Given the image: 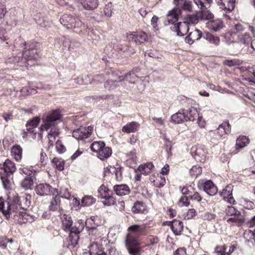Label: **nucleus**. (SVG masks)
Wrapping results in <instances>:
<instances>
[{
  "instance_id": "obj_15",
  "label": "nucleus",
  "mask_w": 255,
  "mask_h": 255,
  "mask_svg": "<svg viewBox=\"0 0 255 255\" xmlns=\"http://www.w3.org/2000/svg\"><path fill=\"white\" fill-rule=\"evenodd\" d=\"M219 194L224 200L227 199L230 203H234L235 202L232 196V187L230 185L226 186L222 191L219 192Z\"/></svg>"
},
{
  "instance_id": "obj_40",
  "label": "nucleus",
  "mask_w": 255,
  "mask_h": 255,
  "mask_svg": "<svg viewBox=\"0 0 255 255\" xmlns=\"http://www.w3.org/2000/svg\"><path fill=\"white\" fill-rule=\"evenodd\" d=\"M31 196L29 195H26L21 197V209L26 210L30 205Z\"/></svg>"
},
{
  "instance_id": "obj_49",
  "label": "nucleus",
  "mask_w": 255,
  "mask_h": 255,
  "mask_svg": "<svg viewBox=\"0 0 255 255\" xmlns=\"http://www.w3.org/2000/svg\"><path fill=\"white\" fill-rule=\"evenodd\" d=\"M227 247L225 246H219L216 247L215 253L216 255H229L227 252Z\"/></svg>"
},
{
  "instance_id": "obj_19",
  "label": "nucleus",
  "mask_w": 255,
  "mask_h": 255,
  "mask_svg": "<svg viewBox=\"0 0 255 255\" xmlns=\"http://www.w3.org/2000/svg\"><path fill=\"white\" fill-rule=\"evenodd\" d=\"M203 189L210 196H213L218 192L217 187L211 180L207 181L204 183Z\"/></svg>"
},
{
  "instance_id": "obj_57",
  "label": "nucleus",
  "mask_w": 255,
  "mask_h": 255,
  "mask_svg": "<svg viewBox=\"0 0 255 255\" xmlns=\"http://www.w3.org/2000/svg\"><path fill=\"white\" fill-rule=\"evenodd\" d=\"M186 21L188 22L189 24L191 23L195 24L198 22L199 17L196 14L189 15L188 16L187 20Z\"/></svg>"
},
{
  "instance_id": "obj_39",
  "label": "nucleus",
  "mask_w": 255,
  "mask_h": 255,
  "mask_svg": "<svg viewBox=\"0 0 255 255\" xmlns=\"http://www.w3.org/2000/svg\"><path fill=\"white\" fill-rule=\"evenodd\" d=\"M105 145V143L102 141H94L90 146L91 150L93 152H95L98 153H99V151L101 149L102 147Z\"/></svg>"
},
{
  "instance_id": "obj_13",
  "label": "nucleus",
  "mask_w": 255,
  "mask_h": 255,
  "mask_svg": "<svg viewBox=\"0 0 255 255\" xmlns=\"http://www.w3.org/2000/svg\"><path fill=\"white\" fill-rule=\"evenodd\" d=\"M168 226L170 227L171 230L175 236H178L183 230L182 222L177 220H174L170 222Z\"/></svg>"
},
{
  "instance_id": "obj_30",
  "label": "nucleus",
  "mask_w": 255,
  "mask_h": 255,
  "mask_svg": "<svg viewBox=\"0 0 255 255\" xmlns=\"http://www.w3.org/2000/svg\"><path fill=\"white\" fill-rule=\"evenodd\" d=\"M11 153L12 156L16 161H19L21 159L22 149L20 145H14L11 148Z\"/></svg>"
},
{
  "instance_id": "obj_10",
  "label": "nucleus",
  "mask_w": 255,
  "mask_h": 255,
  "mask_svg": "<svg viewBox=\"0 0 255 255\" xmlns=\"http://www.w3.org/2000/svg\"><path fill=\"white\" fill-rule=\"evenodd\" d=\"M185 110L182 109L177 113L173 114L171 117V122L174 124H178L187 121Z\"/></svg>"
},
{
  "instance_id": "obj_17",
  "label": "nucleus",
  "mask_w": 255,
  "mask_h": 255,
  "mask_svg": "<svg viewBox=\"0 0 255 255\" xmlns=\"http://www.w3.org/2000/svg\"><path fill=\"white\" fill-rule=\"evenodd\" d=\"M180 13V10L178 8H174L170 10L167 15V21L168 23H165L167 25L170 24L175 23L178 19V16Z\"/></svg>"
},
{
  "instance_id": "obj_52",
  "label": "nucleus",
  "mask_w": 255,
  "mask_h": 255,
  "mask_svg": "<svg viewBox=\"0 0 255 255\" xmlns=\"http://www.w3.org/2000/svg\"><path fill=\"white\" fill-rule=\"evenodd\" d=\"M223 63L225 65L229 67H232L240 65L241 62L239 59H235L232 60H226L224 61Z\"/></svg>"
},
{
  "instance_id": "obj_14",
  "label": "nucleus",
  "mask_w": 255,
  "mask_h": 255,
  "mask_svg": "<svg viewBox=\"0 0 255 255\" xmlns=\"http://www.w3.org/2000/svg\"><path fill=\"white\" fill-rule=\"evenodd\" d=\"M243 76L245 80L250 82H255V66L248 68H242Z\"/></svg>"
},
{
  "instance_id": "obj_51",
  "label": "nucleus",
  "mask_w": 255,
  "mask_h": 255,
  "mask_svg": "<svg viewBox=\"0 0 255 255\" xmlns=\"http://www.w3.org/2000/svg\"><path fill=\"white\" fill-rule=\"evenodd\" d=\"M226 213L229 216H235L241 214L240 212L233 206H228L226 209Z\"/></svg>"
},
{
  "instance_id": "obj_46",
  "label": "nucleus",
  "mask_w": 255,
  "mask_h": 255,
  "mask_svg": "<svg viewBox=\"0 0 255 255\" xmlns=\"http://www.w3.org/2000/svg\"><path fill=\"white\" fill-rule=\"evenodd\" d=\"M59 134V132L58 130L53 131V129L52 128L48 133V138L49 139V143L50 145H53V142L55 139V137L58 136Z\"/></svg>"
},
{
  "instance_id": "obj_26",
  "label": "nucleus",
  "mask_w": 255,
  "mask_h": 255,
  "mask_svg": "<svg viewBox=\"0 0 255 255\" xmlns=\"http://www.w3.org/2000/svg\"><path fill=\"white\" fill-rule=\"evenodd\" d=\"M180 10V13H181V10L191 11L192 9V1L190 0H182L181 2L177 5V7Z\"/></svg>"
},
{
  "instance_id": "obj_20",
  "label": "nucleus",
  "mask_w": 255,
  "mask_h": 255,
  "mask_svg": "<svg viewBox=\"0 0 255 255\" xmlns=\"http://www.w3.org/2000/svg\"><path fill=\"white\" fill-rule=\"evenodd\" d=\"M231 131V126L229 122H225L220 125L217 129V133L220 137L224 135L229 133Z\"/></svg>"
},
{
  "instance_id": "obj_3",
  "label": "nucleus",
  "mask_w": 255,
  "mask_h": 255,
  "mask_svg": "<svg viewBox=\"0 0 255 255\" xmlns=\"http://www.w3.org/2000/svg\"><path fill=\"white\" fill-rule=\"evenodd\" d=\"M61 115L58 110H54L51 112L50 114L42 118V124L40 127L41 131L48 130L52 128L53 131L57 130L55 128V124L56 121L60 120Z\"/></svg>"
},
{
  "instance_id": "obj_29",
  "label": "nucleus",
  "mask_w": 255,
  "mask_h": 255,
  "mask_svg": "<svg viewBox=\"0 0 255 255\" xmlns=\"http://www.w3.org/2000/svg\"><path fill=\"white\" fill-rule=\"evenodd\" d=\"M185 113L186 116H187V121H194L199 116L197 109L194 107H191L188 110H185Z\"/></svg>"
},
{
  "instance_id": "obj_34",
  "label": "nucleus",
  "mask_w": 255,
  "mask_h": 255,
  "mask_svg": "<svg viewBox=\"0 0 255 255\" xmlns=\"http://www.w3.org/2000/svg\"><path fill=\"white\" fill-rule=\"evenodd\" d=\"M153 167L154 165L152 163H147L144 165H140L136 172L138 171L143 173V174L147 175L150 173V170L153 168Z\"/></svg>"
},
{
  "instance_id": "obj_36",
  "label": "nucleus",
  "mask_w": 255,
  "mask_h": 255,
  "mask_svg": "<svg viewBox=\"0 0 255 255\" xmlns=\"http://www.w3.org/2000/svg\"><path fill=\"white\" fill-rule=\"evenodd\" d=\"M178 36H183L186 34L189 30V23L187 21L179 22Z\"/></svg>"
},
{
  "instance_id": "obj_1",
  "label": "nucleus",
  "mask_w": 255,
  "mask_h": 255,
  "mask_svg": "<svg viewBox=\"0 0 255 255\" xmlns=\"http://www.w3.org/2000/svg\"><path fill=\"white\" fill-rule=\"evenodd\" d=\"M149 229L147 224H135L128 228L125 243L129 255H137L140 249L138 238L146 236Z\"/></svg>"
},
{
  "instance_id": "obj_38",
  "label": "nucleus",
  "mask_w": 255,
  "mask_h": 255,
  "mask_svg": "<svg viewBox=\"0 0 255 255\" xmlns=\"http://www.w3.org/2000/svg\"><path fill=\"white\" fill-rule=\"evenodd\" d=\"M98 192L99 193V196L101 199L105 198L107 197L108 195H112V191L104 185H102L99 188Z\"/></svg>"
},
{
  "instance_id": "obj_21",
  "label": "nucleus",
  "mask_w": 255,
  "mask_h": 255,
  "mask_svg": "<svg viewBox=\"0 0 255 255\" xmlns=\"http://www.w3.org/2000/svg\"><path fill=\"white\" fill-rule=\"evenodd\" d=\"M114 190L117 195L121 196L128 195L130 192V189L126 184L115 185Z\"/></svg>"
},
{
  "instance_id": "obj_63",
  "label": "nucleus",
  "mask_w": 255,
  "mask_h": 255,
  "mask_svg": "<svg viewBox=\"0 0 255 255\" xmlns=\"http://www.w3.org/2000/svg\"><path fill=\"white\" fill-rule=\"evenodd\" d=\"M235 29L236 33L238 34H242L241 32L244 31L245 27L241 23H237L235 25Z\"/></svg>"
},
{
  "instance_id": "obj_43",
  "label": "nucleus",
  "mask_w": 255,
  "mask_h": 255,
  "mask_svg": "<svg viewBox=\"0 0 255 255\" xmlns=\"http://www.w3.org/2000/svg\"><path fill=\"white\" fill-rule=\"evenodd\" d=\"M10 175L3 174L1 175L0 178L2 182L3 187L8 190L10 188L11 181L9 180Z\"/></svg>"
},
{
  "instance_id": "obj_64",
  "label": "nucleus",
  "mask_w": 255,
  "mask_h": 255,
  "mask_svg": "<svg viewBox=\"0 0 255 255\" xmlns=\"http://www.w3.org/2000/svg\"><path fill=\"white\" fill-rule=\"evenodd\" d=\"M186 250L184 248H179L174 253L173 255H186Z\"/></svg>"
},
{
  "instance_id": "obj_9",
  "label": "nucleus",
  "mask_w": 255,
  "mask_h": 255,
  "mask_svg": "<svg viewBox=\"0 0 255 255\" xmlns=\"http://www.w3.org/2000/svg\"><path fill=\"white\" fill-rule=\"evenodd\" d=\"M220 8L227 12L233 11L235 6L236 0H215Z\"/></svg>"
},
{
  "instance_id": "obj_61",
  "label": "nucleus",
  "mask_w": 255,
  "mask_h": 255,
  "mask_svg": "<svg viewBox=\"0 0 255 255\" xmlns=\"http://www.w3.org/2000/svg\"><path fill=\"white\" fill-rule=\"evenodd\" d=\"M128 159L131 160L133 162L136 161V152L134 150H131L127 154Z\"/></svg>"
},
{
  "instance_id": "obj_45",
  "label": "nucleus",
  "mask_w": 255,
  "mask_h": 255,
  "mask_svg": "<svg viewBox=\"0 0 255 255\" xmlns=\"http://www.w3.org/2000/svg\"><path fill=\"white\" fill-rule=\"evenodd\" d=\"M52 162L55 166L56 168L59 171L64 170V160L62 158L55 157L53 159Z\"/></svg>"
},
{
  "instance_id": "obj_22",
  "label": "nucleus",
  "mask_w": 255,
  "mask_h": 255,
  "mask_svg": "<svg viewBox=\"0 0 255 255\" xmlns=\"http://www.w3.org/2000/svg\"><path fill=\"white\" fill-rule=\"evenodd\" d=\"M53 196V200L51 201L49 206V208L50 210L55 211L57 210L58 208L60 209V210L62 211V208L60 207V199L61 197L63 198V196L60 195L58 193V191L57 193H56L55 195Z\"/></svg>"
},
{
  "instance_id": "obj_2",
  "label": "nucleus",
  "mask_w": 255,
  "mask_h": 255,
  "mask_svg": "<svg viewBox=\"0 0 255 255\" xmlns=\"http://www.w3.org/2000/svg\"><path fill=\"white\" fill-rule=\"evenodd\" d=\"M72 220L71 217H65V233L69 235L68 238L67 239V247L71 249L74 248L77 244V241L79 238L78 234L79 230L76 227H72Z\"/></svg>"
},
{
  "instance_id": "obj_48",
  "label": "nucleus",
  "mask_w": 255,
  "mask_h": 255,
  "mask_svg": "<svg viewBox=\"0 0 255 255\" xmlns=\"http://www.w3.org/2000/svg\"><path fill=\"white\" fill-rule=\"evenodd\" d=\"M245 220L243 216L241 214L234 216V217H232L227 220V222H233L238 224H241L244 222Z\"/></svg>"
},
{
  "instance_id": "obj_42",
  "label": "nucleus",
  "mask_w": 255,
  "mask_h": 255,
  "mask_svg": "<svg viewBox=\"0 0 255 255\" xmlns=\"http://www.w3.org/2000/svg\"><path fill=\"white\" fill-rule=\"evenodd\" d=\"M210 26L213 30L217 31L223 28V24L222 21L218 19L211 21L210 24Z\"/></svg>"
},
{
  "instance_id": "obj_37",
  "label": "nucleus",
  "mask_w": 255,
  "mask_h": 255,
  "mask_svg": "<svg viewBox=\"0 0 255 255\" xmlns=\"http://www.w3.org/2000/svg\"><path fill=\"white\" fill-rule=\"evenodd\" d=\"M213 0H194L195 3L202 10H204L209 7Z\"/></svg>"
},
{
  "instance_id": "obj_16",
  "label": "nucleus",
  "mask_w": 255,
  "mask_h": 255,
  "mask_svg": "<svg viewBox=\"0 0 255 255\" xmlns=\"http://www.w3.org/2000/svg\"><path fill=\"white\" fill-rule=\"evenodd\" d=\"M65 21V25L68 29L79 27L82 25V22L78 18L70 15L66 19Z\"/></svg>"
},
{
  "instance_id": "obj_27",
  "label": "nucleus",
  "mask_w": 255,
  "mask_h": 255,
  "mask_svg": "<svg viewBox=\"0 0 255 255\" xmlns=\"http://www.w3.org/2000/svg\"><path fill=\"white\" fill-rule=\"evenodd\" d=\"M112 153V151L111 148L108 146H106L105 145L101 148L99 151V153L98 154V157L101 160H105L109 157Z\"/></svg>"
},
{
  "instance_id": "obj_18",
  "label": "nucleus",
  "mask_w": 255,
  "mask_h": 255,
  "mask_svg": "<svg viewBox=\"0 0 255 255\" xmlns=\"http://www.w3.org/2000/svg\"><path fill=\"white\" fill-rule=\"evenodd\" d=\"M82 6L86 10H92L98 5V0H77Z\"/></svg>"
},
{
  "instance_id": "obj_25",
  "label": "nucleus",
  "mask_w": 255,
  "mask_h": 255,
  "mask_svg": "<svg viewBox=\"0 0 255 255\" xmlns=\"http://www.w3.org/2000/svg\"><path fill=\"white\" fill-rule=\"evenodd\" d=\"M249 139L246 136H240L236 140V148L238 150L237 153L240 149H242L249 143Z\"/></svg>"
},
{
  "instance_id": "obj_58",
  "label": "nucleus",
  "mask_w": 255,
  "mask_h": 255,
  "mask_svg": "<svg viewBox=\"0 0 255 255\" xmlns=\"http://www.w3.org/2000/svg\"><path fill=\"white\" fill-rule=\"evenodd\" d=\"M55 148L57 152L61 154L63 152L64 144L61 140H58L55 143Z\"/></svg>"
},
{
  "instance_id": "obj_59",
  "label": "nucleus",
  "mask_w": 255,
  "mask_h": 255,
  "mask_svg": "<svg viewBox=\"0 0 255 255\" xmlns=\"http://www.w3.org/2000/svg\"><path fill=\"white\" fill-rule=\"evenodd\" d=\"M153 183L154 186L160 188L165 185V180L161 177L157 178L156 180H153Z\"/></svg>"
},
{
  "instance_id": "obj_54",
  "label": "nucleus",
  "mask_w": 255,
  "mask_h": 255,
  "mask_svg": "<svg viewBox=\"0 0 255 255\" xmlns=\"http://www.w3.org/2000/svg\"><path fill=\"white\" fill-rule=\"evenodd\" d=\"M104 201H103V203L106 206H111L112 205L114 204L115 203V199L114 197L111 195H108L107 197H106L105 198H104Z\"/></svg>"
},
{
  "instance_id": "obj_5",
  "label": "nucleus",
  "mask_w": 255,
  "mask_h": 255,
  "mask_svg": "<svg viewBox=\"0 0 255 255\" xmlns=\"http://www.w3.org/2000/svg\"><path fill=\"white\" fill-rule=\"evenodd\" d=\"M93 130V127L89 126L88 127H80L79 128L74 130L72 132V130L67 131L66 133H72L73 136L77 140H84L89 137Z\"/></svg>"
},
{
  "instance_id": "obj_11",
  "label": "nucleus",
  "mask_w": 255,
  "mask_h": 255,
  "mask_svg": "<svg viewBox=\"0 0 255 255\" xmlns=\"http://www.w3.org/2000/svg\"><path fill=\"white\" fill-rule=\"evenodd\" d=\"M14 205L12 206H10V205H9V203H7V208L5 210L4 209V200L1 197H0V211L5 216L7 219L12 218V214L14 212L13 211H12V208H14Z\"/></svg>"
},
{
  "instance_id": "obj_31",
  "label": "nucleus",
  "mask_w": 255,
  "mask_h": 255,
  "mask_svg": "<svg viewBox=\"0 0 255 255\" xmlns=\"http://www.w3.org/2000/svg\"><path fill=\"white\" fill-rule=\"evenodd\" d=\"M146 209V206L142 201H136L132 207V211L134 213H142Z\"/></svg>"
},
{
  "instance_id": "obj_35",
  "label": "nucleus",
  "mask_w": 255,
  "mask_h": 255,
  "mask_svg": "<svg viewBox=\"0 0 255 255\" xmlns=\"http://www.w3.org/2000/svg\"><path fill=\"white\" fill-rule=\"evenodd\" d=\"M65 199H66L68 203L70 205H72L73 207L78 206L80 204L79 201L73 196H71L69 192L67 191V189L65 190Z\"/></svg>"
},
{
  "instance_id": "obj_32",
  "label": "nucleus",
  "mask_w": 255,
  "mask_h": 255,
  "mask_svg": "<svg viewBox=\"0 0 255 255\" xmlns=\"http://www.w3.org/2000/svg\"><path fill=\"white\" fill-rule=\"evenodd\" d=\"M13 205H14V208H12V211H13L14 212L13 214L17 213V212H19L18 210L19 209H21V197H18L17 196L14 197L13 198L12 203L9 204L10 206H12Z\"/></svg>"
},
{
  "instance_id": "obj_12",
  "label": "nucleus",
  "mask_w": 255,
  "mask_h": 255,
  "mask_svg": "<svg viewBox=\"0 0 255 255\" xmlns=\"http://www.w3.org/2000/svg\"><path fill=\"white\" fill-rule=\"evenodd\" d=\"M89 254L91 255H100L105 254L103 250L102 245L97 242L91 243L89 246Z\"/></svg>"
},
{
  "instance_id": "obj_28",
  "label": "nucleus",
  "mask_w": 255,
  "mask_h": 255,
  "mask_svg": "<svg viewBox=\"0 0 255 255\" xmlns=\"http://www.w3.org/2000/svg\"><path fill=\"white\" fill-rule=\"evenodd\" d=\"M206 151L202 147H199L195 151L194 158L197 161L203 162L205 160Z\"/></svg>"
},
{
  "instance_id": "obj_47",
  "label": "nucleus",
  "mask_w": 255,
  "mask_h": 255,
  "mask_svg": "<svg viewBox=\"0 0 255 255\" xmlns=\"http://www.w3.org/2000/svg\"><path fill=\"white\" fill-rule=\"evenodd\" d=\"M205 38L211 43H213L216 45H218L220 43V38L218 37L214 36L210 33H207Z\"/></svg>"
},
{
  "instance_id": "obj_56",
  "label": "nucleus",
  "mask_w": 255,
  "mask_h": 255,
  "mask_svg": "<svg viewBox=\"0 0 255 255\" xmlns=\"http://www.w3.org/2000/svg\"><path fill=\"white\" fill-rule=\"evenodd\" d=\"M189 34L194 41L199 39L202 36V32L198 29H195L189 33Z\"/></svg>"
},
{
  "instance_id": "obj_33",
  "label": "nucleus",
  "mask_w": 255,
  "mask_h": 255,
  "mask_svg": "<svg viewBox=\"0 0 255 255\" xmlns=\"http://www.w3.org/2000/svg\"><path fill=\"white\" fill-rule=\"evenodd\" d=\"M237 37L239 42L246 46H248L250 44L252 39L249 34L247 32L238 34Z\"/></svg>"
},
{
  "instance_id": "obj_41",
  "label": "nucleus",
  "mask_w": 255,
  "mask_h": 255,
  "mask_svg": "<svg viewBox=\"0 0 255 255\" xmlns=\"http://www.w3.org/2000/svg\"><path fill=\"white\" fill-rule=\"evenodd\" d=\"M33 181L31 177H25L21 182V187L25 189L31 188L33 185Z\"/></svg>"
},
{
  "instance_id": "obj_23",
  "label": "nucleus",
  "mask_w": 255,
  "mask_h": 255,
  "mask_svg": "<svg viewBox=\"0 0 255 255\" xmlns=\"http://www.w3.org/2000/svg\"><path fill=\"white\" fill-rule=\"evenodd\" d=\"M3 168L6 175H11L16 170L15 164L9 159H6L5 161Z\"/></svg>"
},
{
  "instance_id": "obj_50",
  "label": "nucleus",
  "mask_w": 255,
  "mask_h": 255,
  "mask_svg": "<svg viewBox=\"0 0 255 255\" xmlns=\"http://www.w3.org/2000/svg\"><path fill=\"white\" fill-rule=\"evenodd\" d=\"M40 121V120L39 117H35L33 118L32 119L27 121L26 124V127H30L35 128L39 123Z\"/></svg>"
},
{
  "instance_id": "obj_62",
  "label": "nucleus",
  "mask_w": 255,
  "mask_h": 255,
  "mask_svg": "<svg viewBox=\"0 0 255 255\" xmlns=\"http://www.w3.org/2000/svg\"><path fill=\"white\" fill-rule=\"evenodd\" d=\"M197 214L195 209L192 208L188 210L186 214V217L188 219H191Z\"/></svg>"
},
{
  "instance_id": "obj_7",
  "label": "nucleus",
  "mask_w": 255,
  "mask_h": 255,
  "mask_svg": "<svg viewBox=\"0 0 255 255\" xmlns=\"http://www.w3.org/2000/svg\"><path fill=\"white\" fill-rule=\"evenodd\" d=\"M14 221L19 225L32 223L35 220L36 217L26 212L19 211L17 213L13 214L12 218Z\"/></svg>"
},
{
  "instance_id": "obj_44",
  "label": "nucleus",
  "mask_w": 255,
  "mask_h": 255,
  "mask_svg": "<svg viewBox=\"0 0 255 255\" xmlns=\"http://www.w3.org/2000/svg\"><path fill=\"white\" fill-rule=\"evenodd\" d=\"M96 202V199L91 196H85L82 199V205L84 206H89Z\"/></svg>"
},
{
  "instance_id": "obj_53",
  "label": "nucleus",
  "mask_w": 255,
  "mask_h": 255,
  "mask_svg": "<svg viewBox=\"0 0 255 255\" xmlns=\"http://www.w3.org/2000/svg\"><path fill=\"white\" fill-rule=\"evenodd\" d=\"M117 86V82L112 80H107L104 84L105 88L109 90L115 89Z\"/></svg>"
},
{
  "instance_id": "obj_4",
  "label": "nucleus",
  "mask_w": 255,
  "mask_h": 255,
  "mask_svg": "<svg viewBox=\"0 0 255 255\" xmlns=\"http://www.w3.org/2000/svg\"><path fill=\"white\" fill-rule=\"evenodd\" d=\"M22 44V47L24 46V49H25L22 52V57L26 61L36 60L38 57L37 50L38 43L30 42L26 44V42H24Z\"/></svg>"
},
{
  "instance_id": "obj_6",
  "label": "nucleus",
  "mask_w": 255,
  "mask_h": 255,
  "mask_svg": "<svg viewBox=\"0 0 255 255\" xmlns=\"http://www.w3.org/2000/svg\"><path fill=\"white\" fill-rule=\"evenodd\" d=\"M35 191L37 195L41 196L55 195L58 192L56 188H52L51 186L47 183H40L37 185Z\"/></svg>"
},
{
  "instance_id": "obj_55",
  "label": "nucleus",
  "mask_w": 255,
  "mask_h": 255,
  "mask_svg": "<svg viewBox=\"0 0 255 255\" xmlns=\"http://www.w3.org/2000/svg\"><path fill=\"white\" fill-rule=\"evenodd\" d=\"M201 173V168L197 165L193 166L190 169V173L193 176H197Z\"/></svg>"
},
{
  "instance_id": "obj_24",
  "label": "nucleus",
  "mask_w": 255,
  "mask_h": 255,
  "mask_svg": "<svg viewBox=\"0 0 255 255\" xmlns=\"http://www.w3.org/2000/svg\"><path fill=\"white\" fill-rule=\"evenodd\" d=\"M139 126L138 123L132 122L124 126L122 128V131L127 133L134 132L138 129Z\"/></svg>"
},
{
  "instance_id": "obj_60",
  "label": "nucleus",
  "mask_w": 255,
  "mask_h": 255,
  "mask_svg": "<svg viewBox=\"0 0 255 255\" xmlns=\"http://www.w3.org/2000/svg\"><path fill=\"white\" fill-rule=\"evenodd\" d=\"M189 197L192 200H194L198 202L201 201L202 199L200 194L196 191H194L193 194L191 193L189 195Z\"/></svg>"
},
{
  "instance_id": "obj_8",
  "label": "nucleus",
  "mask_w": 255,
  "mask_h": 255,
  "mask_svg": "<svg viewBox=\"0 0 255 255\" xmlns=\"http://www.w3.org/2000/svg\"><path fill=\"white\" fill-rule=\"evenodd\" d=\"M127 39L129 41H133L139 44L144 42L146 40L147 35L143 31L133 32L128 34Z\"/></svg>"
}]
</instances>
